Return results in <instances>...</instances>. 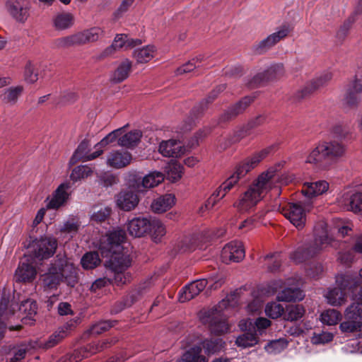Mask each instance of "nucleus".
I'll list each match as a JSON object with an SVG mask.
<instances>
[{
	"mask_svg": "<svg viewBox=\"0 0 362 362\" xmlns=\"http://www.w3.org/2000/svg\"><path fill=\"white\" fill-rule=\"evenodd\" d=\"M126 234L122 229H115L102 235L95 243L103 257L108 258L105 265L113 273L115 284L117 286L130 281L132 275L127 272L132 265L130 252L122 246Z\"/></svg>",
	"mask_w": 362,
	"mask_h": 362,
	"instance_id": "obj_1",
	"label": "nucleus"
},
{
	"mask_svg": "<svg viewBox=\"0 0 362 362\" xmlns=\"http://www.w3.org/2000/svg\"><path fill=\"white\" fill-rule=\"evenodd\" d=\"M278 182L279 177L274 170L269 169L262 173L234 203V207L240 212H247L255 206L269 191L274 190L275 195H279L281 190Z\"/></svg>",
	"mask_w": 362,
	"mask_h": 362,
	"instance_id": "obj_2",
	"label": "nucleus"
},
{
	"mask_svg": "<svg viewBox=\"0 0 362 362\" xmlns=\"http://www.w3.org/2000/svg\"><path fill=\"white\" fill-rule=\"evenodd\" d=\"M272 150L271 147L261 150L239 163L233 173L214 192L211 197L205 204L207 209H211L215 203L223 199L252 169L255 168L264 159Z\"/></svg>",
	"mask_w": 362,
	"mask_h": 362,
	"instance_id": "obj_3",
	"label": "nucleus"
},
{
	"mask_svg": "<svg viewBox=\"0 0 362 362\" xmlns=\"http://www.w3.org/2000/svg\"><path fill=\"white\" fill-rule=\"evenodd\" d=\"M346 146L338 140L318 143L306 157L305 163L317 168H325L337 163L346 153Z\"/></svg>",
	"mask_w": 362,
	"mask_h": 362,
	"instance_id": "obj_4",
	"label": "nucleus"
},
{
	"mask_svg": "<svg viewBox=\"0 0 362 362\" xmlns=\"http://www.w3.org/2000/svg\"><path fill=\"white\" fill-rule=\"evenodd\" d=\"M18 308L19 317L25 323H28L27 320H34V317L37 314V305L35 301L27 299L21 302V305L14 303H9V292L4 289L0 292V339L4 337L6 329L5 320L9 317L15 314V308Z\"/></svg>",
	"mask_w": 362,
	"mask_h": 362,
	"instance_id": "obj_5",
	"label": "nucleus"
},
{
	"mask_svg": "<svg viewBox=\"0 0 362 362\" xmlns=\"http://www.w3.org/2000/svg\"><path fill=\"white\" fill-rule=\"evenodd\" d=\"M321 230L315 228V238L313 240L299 245L291 254V259L296 263L303 262L312 258L325 249L328 245H332L334 240L328 235L325 226L322 223Z\"/></svg>",
	"mask_w": 362,
	"mask_h": 362,
	"instance_id": "obj_6",
	"label": "nucleus"
},
{
	"mask_svg": "<svg viewBox=\"0 0 362 362\" xmlns=\"http://www.w3.org/2000/svg\"><path fill=\"white\" fill-rule=\"evenodd\" d=\"M42 281L45 287L48 288H57L62 281L74 287L77 282L76 268L72 263L60 259L49 268L48 272L43 276Z\"/></svg>",
	"mask_w": 362,
	"mask_h": 362,
	"instance_id": "obj_7",
	"label": "nucleus"
},
{
	"mask_svg": "<svg viewBox=\"0 0 362 362\" xmlns=\"http://www.w3.org/2000/svg\"><path fill=\"white\" fill-rule=\"evenodd\" d=\"M359 281L349 274L337 276L336 286L329 288L325 297L332 306H341L346 301V291L358 286Z\"/></svg>",
	"mask_w": 362,
	"mask_h": 362,
	"instance_id": "obj_8",
	"label": "nucleus"
},
{
	"mask_svg": "<svg viewBox=\"0 0 362 362\" xmlns=\"http://www.w3.org/2000/svg\"><path fill=\"white\" fill-rule=\"evenodd\" d=\"M104 35V30L100 27H92L80 32L56 40L55 45L59 48L83 45L98 41Z\"/></svg>",
	"mask_w": 362,
	"mask_h": 362,
	"instance_id": "obj_9",
	"label": "nucleus"
},
{
	"mask_svg": "<svg viewBox=\"0 0 362 362\" xmlns=\"http://www.w3.org/2000/svg\"><path fill=\"white\" fill-rule=\"evenodd\" d=\"M228 300H222L217 306L210 310L204 322L209 324L212 333L216 335H221L230 332V326L227 322V315L223 311L228 310Z\"/></svg>",
	"mask_w": 362,
	"mask_h": 362,
	"instance_id": "obj_10",
	"label": "nucleus"
},
{
	"mask_svg": "<svg viewBox=\"0 0 362 362\" xmlns=\"http://www.w3.org/2000/svg\"><path fill=\"white\" fill-rule=\"evenodd\" d=\"M224 282L222 276H214L209 279H201L192 281L183 287L179 293V301L184 303L194 298L209 284L210 287L216 289Z\"/></svg>",
	"mask_w": 362,
	"mask_h": 362,
	"instance_id": "obj_11",
	"label": "nucleus"
},
{
	"mask_svg": "<svg viewBox=\"0 0 362 362\" xmlns=\"http://www.w3.org/2000/svg\"><path fill=\"white\" fill-rule=\"evenodd\" d=\"M344 321L339 324L341 333L351 334L362 332V303H352L344 312Z\"/></svg>",
	"mask_w": 362,
	"mask_h": 362,
	"instance_id": "obj_12",
	"label": "nucleus"
},
{
	"mask_svg": "<svg viewBox=\"0 0 362 362\" xmlns=\"http://www.w3.org/2000/svg\"><path fill=\"white\" fill-rule=\"evenodd\" d=\"M57 247V240L52 235H45L35 240L29 246V252L33 257L40 260L52 257Z\"/></svg>",
	"mask_w": 362,
	"mask_h": 362,
	"instance_id": "obj_13",
	"label": "nucleus"
},
{
	"mask_svg": "<svg viewBox=\"0 0 362 362\" xmlns=\"http://www.w3.org/2000/svg\"><path fill=\"white\" fill-rule=\"evenodd\" d=\"M306 212L300 203H288L281 209L282 214L298 230L303 229L305 225Z\"/></svg>",
	"mask_w": 362,
	"mask_h": 362,
	"instance_id": "obj_14",
	"label": "nucleus"
},
{
	"mask_svg": "<svg viewBox=\"0 0 362 362\" xmlns=\"http://www.w3.org/2000/svg\"><path fill=\"white\" fill-rule=\"evenodd\" d=\"M70 188L69 182H65L60 184L52 195L46 199V209L57 210L64 206L69 199Z\"/></svg>",
	"mask_w": 362,
	"mask_h": 362,
	"instance_id": "obj_15",
	"label": "nucleus"
},
{
	"mask_svg": "<svg viewBox=\"0 0 362 362\" xmlns=\"http://www.w3.org/2000/svg\"><path fill=\"white\" fill-rule=\"evenodd\" d=\"M8 12L18 23H25L30 16V3L28 0H8Z\"/></svg>",
	"mask_w": 362,
	"mask_h": 362,
	"instance_id": "obj_16",
	"label": "nucleus"
},
{
	"mask_svg": "<svg viewBox=\"0 0 362 362\" xmlns=\"http://www.w3.org/2000/svg\"><path fill=\"white\" fill-rule=\"evenodd\" d=\"M245 249L240 241H232L226 244L221 251V259L226 264L238 262L245 257Z\"/></svg>",
	"mask_w": 362,
	"mask_h": 362,
	"instance_id": "obj_17",
	"label": "nucleus"
},
{
	"mask_svg": "<svg viewBox=\"0 0 362 362\" xmlns=\"http://www.w3.org/2000/svg\"><path fill=\"white\" fill-rule=\"evenodd\" d=\"M75 320H70L67 322L62 327H59L56 332L49 336L48 339L45 342L34 341L33 348L42 347L45 349H49L57 344L61 340L68 336L69 332L74 327L76 324Z\"/></svg>",
	"mask_w": 362,
	"mask_h": 362,
	"instance_id": "obj_18",
	"label": "nucleus"
},
{
	"mask_svg": "<svg viewBox=\"0 0 362 362\" xmlns=\"http://www.w3.org/2000/svg\"><path fill=\"white\" fill-rule=\"evenodd\" d=\"M151 218L138 216L128 220L126 228L129 234L135 238L146 235L151 230Z\"/></svg>",
	"mask_w": 362,
	"mask_h": 362,
	"instance_id": "obj_19",
	"label": "nucleus"
},
{
	"mask_svg": "<svg viewBox=\"0 0 362 362\" xmlns=\"http://www.w3.org/2000/svg\"><path fill=\"white\" fill-rule=\"evenodd\" d=\"M289 32V26L282 25L278 28L274 33L269 35L266 38L261 40L257 45L256 50L261 53L269 50L279 42L284 40L288 35Z\"/></svg>",
	"mask_w": 362,
	"mask_h": 362,
	"instance_id": "obj_20",
	"label": "nucleus"
},
{
	"mask_svg": "<svg viewBox=\"0 0 362 362\" xmlns=\"http://www.w3.org/2000/svg\"><path fill=\"white\" fill-rule=\"evenodd\" d=\"M132 159V155L128 151L113 150L107 155L106 164L110 168L120 169L129 165Z\"/></svg>",
	"mask_w": 362,
	"mask_h": 362,
	"instance_id": "obj_21",
	"label": "nucleus"
},
{
	"mask_svg": "<svg viewBox=\"0 0 362 362\" xmlns=\"http://www.w3.org/2000/svg\"><path fill=\"white\" fill-rule=\"evenodd\" d=\"M116 205L123 211H129L139 204V199L130 188L121 191L115 198Z\"/></svg>",
	"mask_w": 362,
	"mask_h": 362,
	"instance_id": "obj_22",
	"label": "nucleus"
},
{
	"mask_svg": "<svg viewBox=\"0 0 362 362\" xmlns=\"http://www.w3.org/2000/svg\"><path fill=\"white\" fill-rule=\"evenodd\" d=\"M339 204L344 209L355 214H362V193H345L338 199Z\"/></svg>",
	"mask_w": 362,
	"mask_h": 362,
	"instance_id": "obj_23",
	"label": "nucleus"
},
{
	"mask_svg": "<svg viewBox=\"0 0 362 362\" xmlns=\"http://www.w3.org/2000/svg\"><path fill=\"white\" fill-rule=\"evenodd\" d=\"M37 271L30 262V258L27 257L24 262H21L15 272V278L17 281H32L36 276Z\"/></svg>",
	"mask_w": 362,
	"mask_h": 362,
	"instance_id": "obj_24",
	"label": "nucleus"
},
{
	"mask_svg": "<svg viewBox=\"0 0 362 362\" xmlns=\"http://www.w3.org/2000/svg\"><path fill=\"white\" fill-rule=\"evenodd\" d=\"M124 128H119L113 130L105 136L100 142L95 144V151L87 154L85 161L92 160L100 156L103 152V148L105 146L116 141V139L122 133Z\"/></svg>",
	"mask_w": 362,
	"mask_h": 362,
	"instance_id": "obj_25",
	"label": "nucleus"
},
{
	"mask_svg": "<svg viewBox=\"0 0 362 362\" xmlns=\"http://www.w3.org/2000/svg\"><path fill=\"white\" fill-rule=\"evenodd\" d=\"M141 43L140 40L129 38L125 34H117L112 44L105 50V54H110L114 50L133 47Z\"/></svg>",
	"mask_w": 362,
	"mask_h": 362,
	"instance_id": "obj_26",
	"label": "nucleus"
},
{
	"mask_svg": "<svg viewBox=\"0 0 362 362\" xmlns=\"http://www.w3.org/2000/svg\"><path fill=\"white\" fill-rule=\"evenodd\" d=\"M185 148L177 140L163 141L159 145V152L165 157H179L184 153Z\"/></svg>",
	"mask_w": 362,
	"mask_h": 362,
	"instance_id": "obj_27",
	"label": "nucleus"
},
{
	"mask_svg": "<svg viewBox=\"0 0 362 362\" xmlns=\"http://www.w3.org/2000/svg\"><path fill=\"white\" fill-rule=\"evenodd\" d=\"M329 183L325 180L305 182L302 192L305 197L311 198L326 193L329 189Z\"/></svg>",
	"mask_w": 362,
	"mask_h": 362,
	"instance_id": "obj_28",
	"label": "nucleus"
},
{
	"mask_svg": "<svg viewBox=\"0 0 362 362\" xmlns=\"http://www.w3.org/2000/svg\"><path fill=\"white\" fill-rule=\"evenodd\" d=\"M81 226V223L79 217L76 215H70L59 226V230L61 233L73 238L79 231Z\"/></svg>",
	"mask_w": 362,
	"mask_h": 362,
	"instance_id": "obj_29",
	"label": "nucleus"
},
{
	"mask_svg": "<svg viewBox=\"0 0 362 362\" xmlns=\"http://www.w3.org/2000/svg\"><path fill=\"white\" fill-rule=\"evenodd\" d=\"M175 204V197L166 194L155 199L151 204V209L157 214L164 213Z\"/></svg>",
	"mask_w": 362,
	"mask_h": 362,
	"instance_id": "obj_30",
	"label": "nucleus"
},
{
	"mask_svg": "<svg viewBox=\"0 0 362 362\" xmlns=\"http://www.w3.org/2000/svg\"><path fill=\"white\" fill-rule=\"evenodd\" d=\"M122 128H124L122 133L116 139L118 145L126 148H132L136 146L141 138V132L139 130H134L124 134L126 126Z\"/></svg>",
	"mask_w": 362,
	"mask_h": 362,
	"instance_id": "obj_31",
	"label": "nucleus"
},
{
	"mask_svg": "<svg viewBox=\"0 0 362 362\" xmlns=\"http://www.w3.org/2000/svg\"><path fill=\"white\" fill-rule=\"evenodd\" d=\"M164 175L158 171L150 172L148 175H145L141 181V187L144 188H153L158 186L164 180ZM137 192H141V186L139 185L135 187Z\"/></svg>",
	"mask_w": 362,
	"mask_h": 362,
	"instance_id": "obj_32",
	"label": "nucleus"
},
{
	"mask_svg": "<svg viewBox=\"0 0 362 362\" xmlns=\"http://www.w3.org/2000/svg\"><path fill=\"white\" fill-rule=\"evenodd\" d=\"M304 298L303 291L298 288H285L279 292L276 299L282 302L301 300Z\"/></svg>",
	"mask_w": 362,
	"mask_h": 362,
	"instance_id": "obj_33",
	"label": "nucleus"
},
{
	"mask_svg": "<svg viewBox=\"0 0 362 362\" xmlns=\"http://www.w3.org/2000/svg\"><path fill=\"white\" fill-rule=\"evenodd\" d=\"M132 68V62L127 59L123 60L117 67L112 75V81L115 83H121L127 79Z\"/></svg>",
	"mask_w": 362,
	"mask_h": 362,
	"instance_id": "obj_34",
	"label": "nucleus"
},
{
	"mask_svg": "<svg viewBox=\"0 0 362 362\" xmlns=\"http://www.w3.org/2000/svg\"><path fill=\"white\" fill-rule=\"evenodd\" d=\"M177 362H208V360L202 354V347L194 346L186 351Z\"/></svg>",
	"mask_w": 362,
	"mask_h": 362,
	"instance_id": "obj_35",
	"label": "nucleus"
},
{
	"mask_svg": "<svg viewBox=\"0 0 362 362\" xmlns=\"http://www.w3.org/2000/svg\"><path fill=\"white\" fill-rule=\"evenodd\" d=\"M332 78V74L330 72H325L316 78L315 80L307 84L303 89V95H305L312 91L320 88L327 85Z\"/></svg>",
	"mask_w": 362,
	"mask_h": 362,
	"instance_id": "obj_36",
	"label": "nucleus"
},
{
	"mask_svg": "<svg viewBox=\"0 0 362 362\" xmlns=\"http://www.w3.org/2000/svg\"><path fill=\"white\" fill-rule=\"evenodd\" d=\"M284 74V67L282 64H274L269 67L264 73L259 74L254 78L255 83H258L264 81L272 80L281 76Z\"/></svg>",
	"mask_w": 362,
	"mask_h": 362,
	"instance_id": "obj_37",
	"label": "nucleus"
},
{
	"mask_svg": "<svg viewBox=\"0 0 362 362\" xmlns=\"http://www.w3.org/2000/svg\"><path fill=\"white\" fill-rule=\"evenodd\" d=\"M74 18L71 13L62 12L57 13L53 18V25L58 30H64L74 25Z\"/></svg>",
	"mask_w": 362,
	"mask_h": 362,
	"instance_id": "obj_38",
	"label": "nucleus"
},
{
	"mask_svg": "<svg viewBox=\"0 0 362 362\" xmlns=\"http://www.w3.org/2000/svg\"><path fill=\"white\" fill-rule=\"evenodd\" d=\"M150 222L151 230L148 234L151 235L153 242L159 243L166 234L165 226L159 219L151 218Z\"/></svg>",
	"mask_w": 362,
	"mask_h": 362,
	"instance_id": "obj_39",
	"label": "nucleus"
},
{
	"mask_svg": "<svg viewBox=\"0 0 362 362\" xmlns=\"http://www.w3.org/2000/svg\"><path fill=\"white\" fill-rule=\"evenodd\" d=\"M156 49L153 45L144 46L134 50L133 57L138 63H146L153 58Z\"/></svg>",
	"mask_w": 362,
	"mask_h": 362,
	"instance_id": "obj_40",
	"label": "nucleus"
},
{
	"mask_svg": "<svg viewBox=\"0 0 362 362\" xmlns=\"http://www.w3.org/2000/svg\"><path fill=\"white\" fill-rule=\"evenodd\" d=\"M341 313L335 309H327L322 312L320 320L323 325L333 326L337 325L341 320Z\"/></svg>",
	"mask_w": 362,
	"mask_h": 362,
	"instance_id": "obj_41",
	"label": "nucleus"
},
{
	"mask_svg": "<svg viewBox=\"0 0 362 362\" xmlns=\"http://www.w3.org/2000/svg\"><path fill=\"white\" fill-rule=\"evenodd\" d=\"M225 342L222 339H206L202 341V346L207 355L220 352L224 348Z\"/></svg>",
	"mask_w": 362,
	"mask_h": 362,
	"instance_id": "obj_42",
	"label": "nucleus"
},
{
	"mask_svg": "<svg viewBox=\"0 0 362 362\" xmlns=\"http://www.w3.org/2000/svg\"><path fill=\"white\" fill-rule=\"evenodd\" d=\"M23 91V87L17 86L4 90L1 95L2 101L6 104L14 105Z\"/></svg>",
	"mask_w": 362,
	"mask_h": 362,
	"instance_id": "obj_43",
	"label": "nucleus"
},
{
	"mask_svg": "<svg viewBox=\"0 0 362 362\" xmlns=\"http://www.w3.org/2000/svg\"><path fill=\"white\" fill-rule=\"evenodd\" d=\"M259 341L255 332H245L236 338L235 344L242 349L254 346Z\"/></svg>",
	"mask_w": 362,
	"mask_h": 362,
	"instance_id": "obj_44",
	"label": "nucleus"
},
{
	"mask_svg": "<svg viewBox=\"0 0 362 362\" xmlns=\"http://www.w3.org/2000/svg\"><path fill=\"white\" fill-rule=\"evenodd\" d=\"M93 168L88 165H80L75 167L70 175V179L74 182L84 180L93 175Z\"/></svg>",
	"mask_w": 362,
	"mask_h": 362,
	"instance_id": "obj_45",
	"label": "nucleus"
},
{
	"mask_svg": "<svg viewBox=\"0 0 362 362\" xmlns=\"http://www.w3.org/2000/svg\"><path fill=\"white\" fill-rule=\"evenodd\" d=\"M167 179L171 182L179 180L183 173V167L177 161L171 160L165 167Z\"/></svg>",
	"mask_w": 362,
	"mask_h": 362,
	"instance_id": "obj_46",
	"label": "nucleus"
},
{
	"mask_svg": "<svg viewBox=\"0 0 362 362\" xmlns=\"http://www.w3.org/2000/svg\"><path fill=\"white\" fill-rule=\"evenodd\" d=\"M305 313L304 308L300 305H289L286 306L284 319L287 321H296L300 319Z\"/></svg>",
	"mask_w": 362,
	"mask_h": 362,
	"instance_id": "obj_47",
	"label": "nucleus"
},
{
	"mask_svg": "<svg viewBox=\"0 0 362 362\" xmlns=\"http://www.w3.org/2000/svg\"><path fill=\"white\" fill-rule=\"evenodd\" d=\"M90 148L89 142L87 140L82 141L69 160L71 165L75 164L80 160L85 161Z\"/></svg>",
	"mask_w": 362,
	"mask_h": 362,
	"instance_id": "obj_48",
	"label": "nucleus"
},
{
	"mask_svg": "<svg viewBox=\"0 0 362 362\" xmlns=\"http://www.w3.org/2000/svg\"><path fill=\"white\" fill-rule=\"evenodd\" d=\"M264 214L265 213L264 211H259L255 215L247 218L238 225V229L243 230V232L251 230L258 226L261 218L264 216Z\"/></svg>",
	"mask_w": 362,
	"mask_h": 362,
	"instance_id": "obj_49",
	"label": "nucleus"
},
{
	"mask_svg": "<svg viewBox=\"0 0 362 362\" xmlns=\"http://www.w3.org/2000/svg\"><path fill=\"white\" fill-rule=\"evenodd\" d=\"M252 99L250 97H245L238 103H235L234 105L231 106L226 112L227 119H229L243 112L252 103Z\"/></svg>",
	"mask_w": 362,
	"mask_h": 362,
	"instance_id": "obj_50",
	"label": "nucleus"
},
{
	"mask_svg": "<svg viewBox=\"0 0 362 362\" xmlns=\"http://www.w3.org/2000/svg\"><path fill=\"white\" fill-rule=\"evenodd\" d=\"M81 262L84 269H92L100 263V259L98 252H89L82 257Z\"/></svg>",
	"mask_w": 362,
	"mask_h": 362,
	"instance_id": "obj_51",
	"label": "nucleus"
},
{
	"mask_svg": "<svg viewBox=\"0 0 362 362\" xmlns=\"http://www.w3.org/2000/svg\"><path fill=\"white\" fill-rule=\"evenodd\" d=\"M358 93H356L352 88L348 86L344 97L343 105L348 107H356L360 103Z\"/></svg>",
	"mask_w": 362,
	"mask_h": 362,
	"instance_id": "obj_52",
	"label": "nucleus"
},
{
	"mask_svg": "<svg viewBox=\"0 0 362 362\" xmlns=\"http://www.w3.org/2000/svg\"><path fill=\"white\" fill-rule=\"evenodd\" d=\"M288 346V341L285 339L280 338L269 342L265 349L269 354H276L284 350Z\"/></svg>",
	"mask_w": 362,
	"mask_h": 362,
	"instance_id": "obj_53",
	"label": "nucleus"
},
{
	"mask_svg": "<svg viewBox=\"0 0 362 362\" xmlns=\"http://www.w3.org/2000/svg\"><path fill=\"white\" fill-rule=\"evenodd\" d=\"M203 58L204 57L202 55H199L189 61L177 69V74H183L193 71L194 69L200 66V63Z\"/></svg>",
	"mask_w": 362,
	"mask_h": 362,
	"instance_id": "obj_54",
	"label": "nucleus"
},
{
	"mask_svg": "<svg viewBox=\"0 0 362 362\" xmlns=\"http://www.w3.org/2000/svg\"><path fill=\"white\" fill-rule=\"evenodd\" d=\"M284 310L283 306L275 302L267 303L264 310L266 315L272 319L279 317L284 313Z\"/></svg>",
	"mask_w": 362,
	"mask_h": 362,
	"instance_id": "obj_55",
	"label": "nucleus"
},
{
	"mask_svg": "<svg viewBox=\"0 0 362 362\" xmlns=\"http://www.w3.org/2000/svg\"><path fill=\"white\" fill-rule=\"evenodd\" d=\"M262 258L269 271L275 272L279 268L281 260L280 255L279 253L267 255Z\"/></svg>",
	"mask_w": 362,
	"mask_h": 362,
	"instance_id": "obj_56",
	"label": "nucleus"
},
{
	"mask_svg": "<svg viewBox=\"0 0 362 362\" xmlns=\"http://www.w3.org/2000/svg\"><path fill=\"white\" fill-rule=\"evenodd\" d=\"M111 213V208L105 206L95 210L90 216V220L94 222H102L105 221Z\"/></svg>",
	"mask_w": 362,
	"mask_h": 362,
	"instance_id": "obj_57",
	"label": "nucleus"
},
{
	"mask_svg": "<svg viewBox=\"0 0 362 362\" xmlns=\"http://www.w3.org/2000/svg\"><path fill=\"white\" fill-rule=\"evenodd\" d=\"M113 325L111 321H100L93 325L89 331L91 334L98 335L108 330Z\"/></svg>",
	"mask_w": 362,
	"mask_h": 362,
	"instance_id": "obj_58",
	"label": "nucleus"
},
{
	"mask_svg": "<svg viewBox=\"0 0 362 362\" xmlns=\"http://www.w3.org/2000/svg\"><path fill=\"white\" fill-rule=\"evenodd\" d=\"M334 334L329 332H322L319 334H314L312 337V342L315 344L329 343L332 341Z\"/></svg>",
	"mask_w": 362,
	"mask_h": 362,
	"instance_id": "obj_59",
	"label": "nucleus"
},
{
	"mask_svg": "<svg viewBox=\"0 0 362 362\" xmlns=\"http://www.w3.org/2000/svg\"><path fill=\"white\" fill-rule=\"evenodd\" d=\"M117 182V177L111 173H105L99 177L100 184L105 187H111Z\"/></svg>",
	"mask_w": 362,
	"mask_h": 362,
	"instance_id": "obj_60",
	"label": "nucleus"
},
{
	"mask_svg": "<svg viewBox=\"0 0 362 362\" xmlns=\"http://www.w3.org/2000/svg\"><path fill=\"white\" fill-rule=\"evenodd\" d=\"M272 322L269 320L265 317H258L255 320L254 325L257 329V332L261 335L265 329L270 327Z\"/></svg>",
	"mask_w": 362,
	"mask_h": 362,
	"instance_id": "obj_61",
	"label": "nucleus"
},
{
	"mask_svg": "<svg viewBox=\"0 0 362 362\" xmlns=\"http://www.w3.org/2000/svg\"><path fill=\"white\" fill-rule=\"evenodd\" d=\"M33 345H34V341L30 342L28 345H21L15 353L13 358L11 361H21V359L25 356V354L28 349H33L32 347Z\"/></svg>",
	"mask_w": 362,
	"mask_h": 362,
	"instance_id": "obj_62",
	"label": "nucleus"
},
{
	"mask_svg": "<svg viewBox=\"0 0 362 362\" xmlns=\"http://www.w3.org/2000/svg\"><path fill=\"white\" fill-rule=\"evenodd\" d=\"M24 76L28 83H34L38 79L37 74L34 73L33 66L30 63L25 66Z\"/></svg>",
	"mask_w": 362,
	"mask_h": 362,
	"instance_id": "obj_63",
	"label": "nucleus"
},
{
	"mask_svg": "<svg viewBox=\"0 0 362 362\" xmlns=\"http://www.w3.org/2000/svg\"><path fill=\"white\" fill-rule=\"evenodd\" d=\"M356 93H361L362 92V74H356L354 79L349 85Z\"/></svg>",
	"mask_w": 362,
	"mask_h": 362,
	"instance_id": "obj_64",
	"label": "nucleus"
}]
</instances>
